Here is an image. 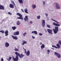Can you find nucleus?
<instances>
[{
  "label": "nucleus",
  "instance_id": "nucleus-31",
  "mask_svg": "<svg viewBox=\"0 0 61 61\" xmlns=\"http://www.w3.org/2000/svg\"><path fill=\"white\" fill-rule=\"evenodd\" d=\"M47 27H48V28H51V26H50L49 25H47Z\"/></svg>",
  "mask_w": 61,
  "mask_h": 61
},
{
  "label": "nucleus",
  "instance_id": "nucleus-19",
  "mask_svg": "<svg viewBox=\"0 0 61 61\" xmlns=\"http://www.w3.org/2000/svg\"><path fill=\"white\" fill-rule=\"evenodd\" d=\"M32 7L33 9H35L36 7V5L33 4L32 5Z\"/></svg>",
  "mask_w": 61,
  "mask_h": 61
},
{
  "label": "nucleus",
  "instance_id": "nucleus-50",
  "mask_svg": "<svg viewBox=\"0 0 61 61\" xmlns=\"http://www.w3.org/2000/svg\"><path fill=\"white\" fill-rule=\"evenodd\" d=\"M2 21H4V20H3Z\"/></svg>",
  "mask_w": 61,
  "mask_h": 61
},
{
  "label": "nucleus",
  "instance_id": "nucleus-47",
  "mask_svg": "<svg viewBox=\"0 0 61 61\" xmlns=\"http://www.w3.org/2000/svg\"><path fill=\"white\" fill-rule=\"evenodd\" d=\"M40 44L41 45H42V43L41 42H40Z\"/></svg>",
  "mask_w": 61,
  "mask_h": 61
},
{
  "label": "nucleus",
  "instance_id": "nucleus-12",
  "mask_svg": "<svg viewBox=\"0 0 61 61\" xmlns=\"http://www.w3.org/2000/svg\"><path fill=\"white\" fill-rule=\"evenodd\" d=\"M0 9L1 10H4L5 9V8L4 7L3 5H0Z\"/></svg>",
  "mask_w": 61,
  "mask_h": 61
},
{
  "label": "nucleus",
  "instance_id": "nucleus-24",
  "mask_svg": "<svg viewBox=\"0 0 61 61\" xmlns=\"http://www.w3.org/2000/svg\"><path fill=\"white\" fill-rule=\"evenodd\" d=\"M20 24V22L18 20L17 22V25H19Z\"/></svg>",
  "mask_w": 61,
  "mask_h": 61
},
{
  "label": "nucleus",
  "instance_id": "nucleus-41",
  "mask_svg": "<svg viewBox=\"0 0 61 61\" xmlns=\"http://www.w3.org/2000/svg\"><path fill=\"white\" fill-rule=\"evenodd\" d=\"M30 24H32V23H33V22H32V21H30Z\"/></svg>",
  "mask_w": 61,
  "mask_h": 61
},
{
  "label": "nucleus",
  "instance_id": "nucleus-20",
  "mask_svg": "<svg viewBox=\"0 0 61 61\" xmlns=\"http://www.w3.org/2000/svg\"><path fill=\"white\" fill-rule=\"evenodd\" d=\"M19 2L20 4H23V0H19Z\"/></svg>",
  "mask_w": 61,
  "mask_h": 61
},
{
  "label": "nucleus",
  "instance_id": "nucleus-8",
  "mask_svg": "<svg viewBox=\"0 0 61 61\" xmlns=\"http://www.w3.org/2000/svg\"><path fill=\"white\" fill-rule=\"evenodd\" d=\"M24 20L25 22H26V21H28V16H25V18H24Z\"/></svg>",
  "mask_w": 61,
  "mask_h": 61
},
{
  "label": "nucleus",
  "instance_id": "nucleus-45",
  "mask_svg": "<svg viewBox=\"0 0 61 61\" xmlns=\"http://www.w3.org/2000/svg\"><path fill=\"white\" fill-rule=\"evenodd\" d=\"M46 15H48V14L47 13H45Z\"/></svg>",
  "mask_w": 61,
  "mask_h": 61
},
{
  "label": "nucleus",
  "instance_id": "nucleus-46",
  "mask_svg": "<svg viewBox=\"0 0 61 61\" xmlns=\"http://www.w3.org/2000/svg\"><path fill=\"white\" fill-rule=\"evenodd\" d=\"M45 30L46 32H47V31L46 30Z\"/></svg>",
  "mask_w": 61,
  "mask_h": 61
},
{
  "label": "nucleus",
  "instance_id": "nucleus-27",
  "mask_svg": "<svg viewBox=\"0 0 61 61\" xmlns=\"http://www.w3.org/2000/svg\"><path fill=\"white\" fill-rule=\"evenodd\" d=\"M51 20H52V21H54L55 22H56V23H58V24H59V22L55 20H54L53 19H51Z\"/></svg>",
  "mask_w": 61,
  "mask_h": 61
},
{
  "label": "nucleus",
  "instance_id": "nucleus-36",
  "mask_svg": "<svg viewBox=\"0 0 61 61\" xmlns=\"http://www.w3.org/2000/svg\"><path fill=\"white\" fill-rule=\"evenodd\" d=\"M11 2H12V3H13V4H14V5H15V4L14 2L12 0L11 1Z\"/></svg>",
  "mask_w": 61,
  "mask_h": 61
},
{
  "label": "nucleus",
  "instance_id": "nucleus-21",
  "mask_svg": "<svg viewBox=\"0 0 61 61\" xmlns=\"http://www.w3.org/2000/svg\"><path fill=\"white\" fill-rule=\"evenodd\" d=\"M56 46L58 47V48H59H59H60V47L61 46H60V45H59V44H57L56 45Z\"/></svg>",
  "mask_w": 61,
  "mask_h": 61
},
{
  "label": "nucleus",
  "instance_id": "nucleus-32",
  "mask_svg": "<svg viewBox=\"0 0 61 61\" xmlns=\"http://www.w3.org/2000/svg\"><path fill=\"white\" fill-rule=\"evenodd\" d=\"M17 15H22L21 14L19 13H17Z\"/></svg>",
  "mask_w": 61,
  "mask_h": 61
},
{
  "label": "nucleus",
  "instance_id": "nucleus-6",
  "mask_svg": "<svg viewBox=\"0 0 61 61\" xmlns=\"http://www.w3.org/2000/svg\"><path fill=\"white\" fill-rule=\"evenodd\" d=\"M47 30L49 34H51V35H52V31H53L52 30L48 29H47Z\"/></svg>",
  "mask_w": 61,
  "mask_h": 61
},
{
  "label": "nucleus",
  "instance_id": "nucleus-18",
  "mask_svg": "<svg viewBox=\"0 0 61 61\" xmlns=\"http://www.w3.org/2000/svg\"><path fill=\"white\" fill-rule=\"evenodd\" d=\"M22 42H23L22 43V45H24V44H26L27 43V42L26 41H22Z\"/></svg>",
  "mask_w": 61,
  "mask_h": 61
},
{
  "label": "nucleus",
  "instance_id": "nucleus-9",
  "mask_svg": "<svg viewBox=\"0 0 61 61\" xmlns=\"http://www.w3.org/2000/svg\"><path fill=\"white\" fill-rule=\"evenodd\" d=\"M5 46L6 47H8L9 46V43L7 42H6L5 44Z\"/></svg>",
  "mask_w": 61,
  "mask_h": 61
},
{
  "label": "nucleus",
  "instance_id": "nucleus-51",
  "mask_svg": "<svg viewBox=\"0 0 61 61\" xmlns=\"http://www.w3.org/2000/svg\"><path fill=\"white\" fill-rule=\"evenodd\" d=\"M1 37V38H2V37Z\"/></svg>",
  "mask_w": 61,
  "mask_h": 61
},
{
  "label": "nucleus",
  "instance_id": "nucleus-39",
  "mask_svg": "<svg viewBox=\"0 0 61 61\" xmlns=\"http://www.w3.org/2000/svg\"><path fill=\"white\" fill-rule=\"evenodd\" d=\"M43 5H45V2L44 1H43Z\"/></svg>",
  "mask_w": 61,
  "mask_h": 61
},
{
  "label": "nucleus",
  "instance_id": "nucleus-37",
  "mask_svg": "<svg viewBox=\"0 0 61 61\" xmlns=\"http://www.w3.org/2000/svg\"><path fill=\"white\" fill-rule=\"evenodd\" d=\"M8 14L9 15H12V13H11L10 12H8Z\"/></svg>",
  "mask_w": 61,
  "mask_h": 61
},
{
  "label": "nucleus",
  "instance_id": "nucleus-34",
  "mask_svg": "<svg viewBox=\"0 0 61 61\" xmlns=\"http://www.w3.org/2000/svg\"><path fill=\"white\" fill-rule=\"evenodd\" d=\"M37 19H40V15H39V16H37Z\"/></svg>",
  "mask_w": 61,
  "mask_h": 61
},
{
  "label": "nucleus",
  "instance_id": "nucleus-5",
  "mask_svg": "<svg viewBox=\"0 0 61 61\" xmlns=\"http://www.w3.org/2000/svg\"><path fill=\"white\" fill-rule=\"evenodd\" d=\"M55 4H56V8L58 9H60V6L59 5V4H58L57 2H56L55 3Z\"/></svg>",
  "mask_w": 61,
  "mask_h": 61
},
{
  "label": "nucleus",
  "instance_id": "nucleus-7",
  "mask_svg": "<svg viewBox=\"0 0 61 61\" xmlns=\"http://www.w3.org/2000/svg\"><path fill=\"white\" fill-rule=\"evenodd\" d=\"M13 35L14 36L19 35V32L18 31L14 32L13 33Z\"/></svg>",
  "mask_w": 61,
  "mask_h": 61
},
{
  "label": "nucleus",
  "instance_id": "nucleus-16",
  "mask_svg": "<svg viewBox=\"0 0 61 61\" xmlns=\"http://www.w3.org/2000/svg\"><path fill=\"white\" fill-rule=\"evenodd\" d=\"M19 17H18L17 19H22V20H23V18L22 17V15H20Z\"/></svg>",
  "mask_w": 61,
  "mask_h": 61
},
{
  "label": "nucleus",
  "instance_id": "nucleus-15",
  "mask_svg": "<svg viewBox=\"0 0 61 61\" xmlns=\"http://www.w3.org/2000/svg\"><path fill=\"white\" fill-rule=\"evenodd\" d=\"M45 45H44V44H42L41 46V49L42 50L43 49V48H45Z\"/></svg>",
  "mask_w": 61,
  "mask_h": 61
},
{
  "label": "nucleus",
  "instance_id": "nucleus-10",
  "mask_svg": "<svg viewBox=\"0 0 61 61\" xmlns=\"http://www.w3.org/2000/svg\"><path fill=\"white\" fill-rule=\"evenodd\" d=\"M42 24L43 27H45V20H42Z\"/></svg>",
  "mask_w": 61,
  "mask_h": 61
},
{
  "label": "nucleus",
  "instance_id": "nucleus-14",
  "mask_svg": "<svg viewBox=\"0 0 61 61\" xmlns=\"http://www.w3.org/2000/svg\"><path fill=\"white\" fill-rule=\"evenodd\" d=\"M31 33H32V34L33 33V34H36V35H37V32L36 31H32Z\"/></svg>",
  "mask_w": 61,
  "mask_h": 61
},
{
  "label": "nucleus",
  "instance_id": "nucleus-2",
  "mask_svg": "<svg viewBox=\"0 0 61 61\" xmlns=\"http://www.w3.org/2000/svg\"><path fill=\"white\" fill-rule=\"evenodd\" d=\"M15 54L16 55L15 58L14 57H12V60H13V61H18V56H19L20 58H22V57H21V55L19 53H18L17 52H15Z\"/></svg>",
  "mask_w": 61,
  "mask_h": 61
},
{
  "label": "nucleus",
  "instance_id": "nucleus-33",
  "mask_svg": "<svg viewBox=\"0 0 61 61\" xmlns=\"http://www.w3.org/2000/svg\"><path fill=\"white\" fill-rule=\"evenodd\" d=\"M26 32H25L23 34V35L24 36H25L26 35Z\"/></svg>",
  "mask_w": 61,
  "mask_h": 61
},
{
  "label": "nucleus",
  "instance_id": "nucleus-43",
  "mask_svg": "<svg viewBox=\"0 0 61 61\" xmlns=\"http://www.w3.org/2000/svg\"><path fill=\"white\" fill-rule=\"evenodd\" d=\"M32 38H33L34 39H35V37H33V36H32Z\"/></svg>",
  "mask_w": 61,
  "mask_h": 61
},
{
  "label": "nucleus",
  "instance_id": "nucleus-17",
  "mask_svg": "<svg viewBox=\"0 0 61 61\" xmlns=\"http://www.w3.org/2000/svg\"><path fill=\"white\" fill-rule=\"evenodd\" d=\"M9 6L10 8H14V5L10 4L9 5Z\"/></svg>",
  "mask_w": 61,
  "mask_h": 61
},
{
  "label": "nucleus",
  "instance_id": "nucleus-1",
  "mask_svg": "<svg viewBox=\"0 0 61 61\" xmlns=\"http://www.w3.org/2000/svg\"><path fill=\"white\" fill-rule=\"evenodd\" d=\"M53 25L56 26L55 27V29H53V30L54 34H56L57 33V32L58 31V28H59L58 27L60 26V24L58 23H56L55 22L53 23Z\"/></svg>",
  "mask_w": 61,
  "mask_h": 61
},
{
  "label": "nucleus",
  "instance_id": "nucleus-38",
  "mask_svg": "<svg viewBox=\"0 0 61 61\" xmlns=\"http://www.w3.org/2000/svg\"><path fill=\"white\" fill-rule=\"evenodd\" d=\"M47 52H48V54H49V53H50V50H47Z\"/></svg>",
  "mask_w": 61,
  "mask_h": 61
},
{
  "label": "nucleus",
  "instance_id": "nucleus-28",
  "mask_svg": "<svg viewBox=\"0 0 61 61\" xmlns=\"http://www.w3.org/2000/svg\"><path fill=\"white\" fill-rule=\"evenodd\" d=\"M52 46L53 47H54V48H56L57 49L58 48V47H57L55 45H52Z\"/></svg>",
  "mask_w": 61,
  "mask_h": 61
},
{
  "label": "nucleus",
  "instance_id": "nucleus-3",
  "mask_svg": "<svg viewBox=\"0 0 61 61\" xmlns=\"http://www.w3.org/2000/svg\"><path fill=\"white\" fill-rule=\"evenodd\" d=\"M54 54L55 56H56L58 58H59L61 57L60 54L57 52H55Z\"/></svg>",
  "mask_w": 61,
  "mask_h": 61
},
{
  "label": "nucleus",
  "instance_id": "nucleus-35",
  "mask_svg": "<svg viewBox=\"0 0 61 61\" xmlns=\"http://www.w3.org/2000/svg\"><path fill=\"white\" fill-rule=\"evenodd\" d=\"M21 57H24V55H23V54L22 53H21Z\"/></svg>",
  "mask_w": 61,
  "mask_h": 61
},
{
  "label": "nucleus",
  "instance_id": "nucleus-13",
  "mask_svg": "<svg viewBox=\"0 0 61 61\" xmlns=\"http://www.w3.org/2000/svg\"><path fill=\"white\" fill-rule=\"evenodd\" d=\"M12 36L14 39L16 40L18 38L16 36Z\"/></svg>",
  "mask_w": 61,
  "mask_h": 61
},
{
  "label": "nucleus",
  "instance_id": "nucleus-42",
  "mask_svg": "<svg viewBox=\"0 0 61 61\" xmlns=\"http://www.w3.org/2000/svg\"><path fill=\"white\" fill-rule=\"evenodd\" d=\"M21 11H22V12H24V10L23 9H21Z\"/></svg>",
  "mask_w": 61,
  "mask_h": 61
},
{
  "label": "nucleus",
  "instance_id": "nucleus-30",
  "mask_svg": "<svg viewBox=\"0 0 61 61\" xmlns=\"http://www.w3.org/2000/svg\"><path fill=\"white\" fill-rule=\"evenodd\" d=\"M58 43L59 44H60V45H61V41L59 40L58 42Z\"/></svg>",
  "mask_w": 61,
  "mask_h": 61
},
{
  "label": "nucleus",
  "instance_id": "nucleus-25",
  "mask_svg": "<svg viewBox=\"0 0 61 61\" xmlns=\"http://www.w3.org/2000/svg\"><path fill=\"white\" fill-rule=\"evenodd\" d=\"M11 59H12V57H11L9 56L8 59H7V60H8V61H10Z\"/></svg>",
  "mask_w": 61,
  "mask_h": 61
},
{
  "label": "nucleus",
  "instance_id": "nucleus-26",
  "mask_svg": "<svg viewBox=\"0 0 61 61\" xmlns=\"http://www.w3.org/2000/svg\"><path fill=\"white\" fill-rule=\"evenodd\" d=\"M14 50L15 51H19V50L16 48H15Z\"/></svg>",
  "mask_w": 61,
  "mask_h": 61
},
{
  "label": "nucleus",
  "instance_id": "nucleus-11",
  "mask_svg": "<svg viewBox=\"0 0 61 61\" xmlns=\"http://www.w3.org/2000/svg\"><path fill=\"white\" fill-rule=\"evenodd\" d=\"M5 36H8V30H6L5 32Z\"/></svg>",
  "mask_w": 61,
  "mask_h": 61
},
{
  "label": "nucleus",
  "instance_id": "nucleus-22",
  "mask_svg": "<svg viewBox=\"0 0 61 61\" xmlns=\"http://www.w3.org/2000/svg\"><path fill=\"white\" fill-rule=\"evenodd\" d=\"M24 11H25V12L26 13H27V14H28V12H27V8H26L24 10Z\"/></svg>",
  "mask_w": 61,
  "mask_h": 61
},
{
  "label": "nucleus",
  "instance_id": "nucleus-44",
  "mask_svg": "<svg viewBox=\"0 0 61 61\" xmlns=\"http://www.w3.org/2000/svg\"><path fill=\"white\" fill-rule=\"evenodd\" d=\"M1 61H4V59H3V58L1 59Z\"/></svg>",
  "mask_w": 61,
  "mask_h": 61
},
{
  "label": "nucleus",
  "instance_id": "nucleus-29",
  "mask_svg": "<svg viewBox=\"0 0 61 61\" xmlns=\"http://www.w3.org/2000/svg\"><path fill=\"white\" fill-rule=\"evenodd\" d=\"M0 32L2 33V34H4V33H5V31L3 30H1V31H0Z\"/></svg>",
  "mask_w": 61,
  "mask_h": 61
},
{
  "label": "nucleus",
  "instance_id": "nucleus-40",
  "mask_svg": "<svg viewBox=\"0 0 61 61\" xmlns=\"http://www.w3.org/2000/svg\"><path fill=\"white\" fill-rule=\"evenodd\" d=\"M39 35L40 36H42L43 35V34L41 33H40L39 34Z\"/></svg>",
  "mask_w": 61,
  "mask_h": 61
},
{
  "label": "nucleus",
  "instance_id": "nucleus-48",
  "mask_svg": "<svg viewBox=\"0 0 61 61\" xmlns=\"http://www.w3.org/2000/svg\"><path fill=\"white\" fill-rule=\"evenodd\" d=\"M51 49H52L53 50H54V48H51Z\"/></svg>",
  "mask_w": 61,
  "mask_h": 61
},
{
  "label": "nucleus",
  "instance_id": "nucleus-49",
  "mask_svg": "<svg viewBox=\"0 0 61 61\" xmlns=\"http://www.w3.org/2000/svg\"><path fill=\"white\" fill-rule=\"evenodd\" d=\"M23 49H24V50H25V49H25L24 48H23Z\"/></svg>",
  "mask_w": 61,
  "mask_h": 61
},
{
  "label": "nucleus",
  "instance_id": "nucleus-4",
  "mask_svg": "<svg viewBox=\"0 0 61 61\" xmlns=\"http://www.w3.org/2000/svg\"><path fill=\"white\" fill-rule=\"evenodd\" d=\"M25 50V53H26V55L27 56H29L30 55V51H29L28 50V51L26 52V49H24Z\"/></svg>",
  "mask_w": 61,
  "mask_h": 61
},
{
  "label": "nucleus",
  "instance_id": "nucleus-23",
  "mask_svg": "<svg viewBox=\"0 0 61 61\" xmlns=\"http://www.w3.org/2000/svg\"><path fill=\"white\" fill-rule=\"evenodd\" d=\"M12 29H13V30H15V29L16 28V27L15 26L14 27H12Z\"/></svg>",
  "mask_w": 61,
  "mask_h": 61
}]
</instances>
